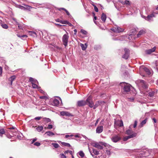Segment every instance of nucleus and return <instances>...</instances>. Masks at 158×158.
<instances>
[{
	"label": "nucleus",
	"instance_id": "bf43d9fd",
	"mask_svg": "<svg viewBox=\"0 0 158 158\" xmlns=\"http://www.w3.org/2000/svg\"><path fill=\"white\" fill-rule=\"evenodd\" d=\"M102 144L105 147H106L107 146H108V145L106 143H102Z\"/></svg>",
	"mask_w": 158,
	"mask_h": 158
},
{
	"label": "nucleus",
	"instance_id": "0e129e2a",
	"mask_svg": "<svg viewBox=\"0 0 158 158\" xmlns=\"http://www.w3.org/2000/svg\"><path fill=\"white\" fill-rule=\"evenodd\" d=\"M29 32H31L32 33L31 35H32V34H35V35H36V33L34 31H30Z\"/></svg>",
	"mask_w": 158,
	"mask_h": 158
},
{
	"label": "nucleus",
	"instance_id": "680f3d73",
	"mask_svg": "<svg viewBox=\"0 0 158 158\" xmlns=\"http://www.w3.org/2000/svg\"><path fill=\"white\" fill-rule=\"evenodd\" d=\"M61 158H66L65 156L63 154H61Z\"/></svg>",
	"mask_w": 158,
	"mask_h": 158
},
{
	"label": "nucleus",
	"instance_id": "20e7f679",
	"mask_svg": "<svg viewBox=\"0 0 158 158\" xmlns=\"http://www.w3.org/2000/svg\"><path fill=\"white\" fill-rule=\"evenodd\" d=\"M111 30L114 32L118 33L123 32L124 30V29L121 28L117 26L113 27L112 28H111Z\"/></svg>",
	"mask_w": 158,
	"mask_h": 158
},
{
	"label": "nucleus",
	"instance_id": "37998d69",
	"mask_svg": "<svg viewBox=\"0 0 158 158\" xmlns=\"http://www.w3.org/2000/svg\"><path fill=\"white\" fill-rule=\"evenodd\" d=\"M69 153L71 155H72L73 154V152L71 150H67L66 151H65L64 152V153Z\"/></svg>",
	"mask_w": 158,
	"mask_h": 158
},
{
	"label": "nucleus",
	"instance_id": "69168bd1",
	"mask_svg": "<svg viewBox=\"0 0 158 158\" xmlns=\"http://www.w3.org/2000/svg\"><path fill=\"white\" fill-rule=\"evenodd\" d=\"M155 65L156 66V68L158 69V64L157 63V61H156V62Z\"/></svg>",
	"mask_w": 158,
	"mask_h": 158
},
{
	"label": "nucleus",
	"instance_id": "c85d7f7f",
	"mask_svg": "<svg viewBox=\"0 0 158 158\" xmlns=\"http://www.w3.org/2000/svg\"><path fill=\"white\" fill-rule=\"evenodd\" d=\"M126 134L127 135H129L131 134H132L134 132H133L132 131L131 129H128L126 131Z\"/></svg>",
	"mask_w": 158,
	"mask_h": 158
},
{
	"label": "nucleus",
	"instance_id": "e2e57ef3",
	"mask_svg": "<svg viewBox=\"0 0 158 158\" xmlns=\"http://www.w3.org/2000/svg\"><path fill=\"white\" fill-rule=\"evenodd\" d=\"M65 11L67 15L68 16L69 15H70V13H69V12L67 10H65Z\"/></svg>",
	"mask_w": 158,
	"mask_h": 158
},
{
	"label": "nucleus",
	"instance_id": "bb28decb",
	"mask_svg": "<svg viewBox=\"0 0 158 158\" xmlns=\"http://www.w3.org/2000/svg\"><path fill=\"white\" fill-rule=\"evenodd\" d=\"M80 46L82 50H85L86 49L87 46L86 44H85L84 45L83 44H80Z\"/></svg>",
	"mask_w": 158,
	"mask_h": 158
},
{
	"label": "nucleus",
	"instance_id": "4d7b16f0",
	"mask_svg": "<svg viewBox=\"0 0 158 158\" xmlns=\"http://www.w3.org/2000/svg\"><path fill=\"white\" fill-rule=\"evenodd\" d=\"M69 22L67 21H64L63 22V24H68Z\"/></svg>",
	"mask_w": 158,
	"mask_h": 158
},
{
	"label": "nucleus",
	"instance_id": "f257e3e1",
	"mask_svg": "<svg viewBox=\"0 0 158 158\" xmlns=\"http://www.w3.org/2000/svg\"><path fill=\"white\" fill-rule=\"evenodd\" d=\"M120 85L123 87V90L124 92L127 93L130 91L131 88L132 87L130 84L125 82L121 83Z\"/></svg>",
	"mask_w": 158,
	"mask_h": 158
},
{
	"label": "nucleus",
	"instance_id": "864d4df0",
	"mask_svg": "<svg viewBox=\"0 0 158 158\" xmlns=\"http://www.w3.org/2000/svg\"><path fill=\"white\" fill-rule=\"evenodd\" d=\"M58 10L59 11H60L61 10H63L65 11V10L66 9H65V8H58Z\"/></svg>",
	"mask_w": 158,
	"mask_h": 158
},
{
	"label": "nucleus",
	"instance_id": "2eb2a0df",
	"mask_svg": "<svg viewBox=\"0 0 158 158\" xmlns=\"http://www.w3.org/2000/svg\"><path fill=\"white\" fill-rule=\"evenodd\" d=\"M89 151L91 153V155L93 157H94V154H93V153L94 155H98L99 154V152L97 150L94 148L93 149V153H92L89 150Z\"/></svg>",
	"mask_w": 158,
	"mask_h": 158
},
{
	"label": "nucleus",
	"instance_id": "ddd939ff",
	"mask_svg": "<svg viewBox=\"0 0 158 158\" xmlns=\"http://www.w3.org/2000/svg\"><path fill=\"white\" fill-rule=\"evenodd\" d=\"M156 49V47H154L153 48L148 49L145 50V53L148 54H150L154 52Z\"/></svg>",
	"mask_w": 158,
	"mask_h": 158
},
{
	"label": "nucleus",
	"instance_id": "58836bf2",
	"mask_svg": "<svg viewBox=\"0 0 158 158\" xmlns=\"http://www.w3.org/2000/svg\"><path fill=\"white\" fill-rule=\"evenodd\" d=\"M94 7V10L96 12H98V9L97 7L94 4L93 5Z\"/></svg>",
	"mask_w": 158,
	"mask_h": 158
},
{
	"label": "nucleus",
	"instance_id": "9b49d317",
	"mask_svg": "<svg viewBox=\"0 0 158 158\" xmlns=\"http://www.w3.org/2000/svg\"><path fill=\"white\" fill-rule=\"evenodd\" d=\"M92 145L94 147L99 149H102L103 148V147L97 142L93 143Z\"/></svg>",
	"mask_w": 158,
	"mask_h": 158
},
{
	"label": "nucleus",
	"instance_id": "aec40b11",
	"mask_svg": "<svg viewBox=\"0 0 158 158\" xmlns=\"http://www.w3.org/2000/svg\"><path fill=\"white\" fill-rule=\"evenodd\" d=\"M16 77L15 76H13L10 77L9 81H10V84L11 85L12 84L13 81L15 79Z\"/></svg>",
	"mask_w": 158,
	"mask_h": 158
},
{
	"label": "nucleus",
	"instance_id": "423d86ee",
	"mask_svg": "<svg viewBox=\"0 0 158 158\" xmlns=\"http://www.w3.org/2000/svg\"><path fill=\"white\" fill-rule=\"evenodd\" d=\"M137 134L136 133H133L131 135H129L127 136H125L123 138V140L124 141H126L128 140L129 139L133 138L136 136Z\"/></svg>",
	"mask_w": 158,
	"mask_h": 158
},
{
	"label": "nucleus",
	"instance_id": "f704fd0d",
	"mask_svg": "<svg viewBox=\"0 0 158 158\" xmlns=\"http://www.w3.org/2000/svg\"><path fill=\"white\" fill-rule=\"evenodd\" d=\"M35 84V83L32 84V87L33 88H37V89L38 88L39 86L37 85V84Z\"/></svg>",
	"mask_w": 158,
	"mask_h": 158
},
{
	"label": "nucleus",
	"instance_id": "5701e85b",
	"mask_svg": "<svg viewBox=\"0 0 158 158\" xmlns=\"http://www.w3.org/2000/svg\"><path fill=\"white\" fill-rule=\"evenodd\" d=\"M5 133V131L4 129L2 128L0 129V136L2 137V135Z\"/></svg>",
	"mask_w": 158,
	"mask_h": 158
},
{
	"label": "nucleus",
	"instance_id": "3c124183",
	"mask_svg": "<svg viewBox=\"0 0 158 158\" xmlns=\"http://www.w3.org/2000/svg\"><path fill=\"white\" fill-rule=\"evenodd\" d=\"M73 135H66L65 136V138H68L69 137H73Z\"/></svg>",
	"mask_w": 158,
	"mask_h": 158
},
{
	"label": "nucleus",
	"instance_id": "dca6fc26",
	"mask_svg": "<svg viewBox=\"0 0 158 158\" xmlns=\"http://www.w3.org/2000/svg\"><path fill=\"white\" fill-rule=\"evenodd\" d=\"M157 93V91L155 90H151L149 93V95L151 97L154 96Z\"/></svg>",
	"mask_w": 158,
	"mask_h": 158
},
{
	"label": "nucleus",
	"instance_id": "473e14b6",
	"mask_svg": "<svg viewBox=\"0 0 158 158\" xmlns=\"http://www.w3.org/2000/svg\"><path fill=\"white\" fill-rule=\"evenodd\" d=\"M24 6H25V7H24V10L27 9L29 10L32 7H31V6L27 5H25Z\"/></svg>",
	"mask_w": 158,
	"mask_h": 158
},
{
	"label": "nucleus",
	"instance_id": "c756f323",
	"mask_svg": "<svg viewBox=\"0 0 158 158\" xmlns=\"http://www.w3.org/2000/svg\"><path fill=\"white\" fill-rule=\"evenodd\" d=\"M61 143L63 145L65 146L70 147L71 146L70 145L69 143H65V142H62Z\"/></svg>",
	"mask_w": 158,
	"mask_h": 158
},
{
	"label": "nucleus",
	"instance_id": "5fc2aeb1",
	"mask_svg": "<svg viewBox=\"0 0 158 158\" xmlns=\"http://www.w3.org/2000/svg\"><path fill=\"white\" fill-rule=\"evenodd\" d=\"M37 140V139L36 138H35L33 139L32 140V141L31 142V143H33L35 142Z\"/></svg>",
	"mask_w": 158,
	"mask_h": 158
},
{
	"label": "nucleus",
	"instance_id": "c03bdc74",
	"mask_svg": "<svg viewBox=\"0 0 158 158\" xmlns=\"http://www.w3.org/2000/svg\"><path fill=\"white\" fill-rule=\"evenodd\" d=\"M16 23L18 25V27L20 29H22L23 27L21 25L19 24L17 22H16Z\"/></svg>",
	"mask_w": 158,
	"mask_h": 158
},
{
	"label": "nucleus",
	"instance_id": "cd10ccee",
	"mask_svg": "<svg viewBox=\"0 0 158 158\" xmlns=\"http://www.w3.org/2000/svg\"><path fill=\"white\" fill-rule=\"evenodd\" d=\"M146 122L147 119H146L143 120L141 123V124L139 126V127H142L146 123Z\"/></svg>",
	"mask_w": 158,
	"mask_h": 158
},
{
	"label": "nucleus",
	"instance_id": "f8f14e48",
	"mask_svg": "<svg viewBox=\"0 0 158 158\" xmlns=\"http://www.w3.org/2000/svg\"><path fill=\"white\" fill-rule=\"evenodd\" d=\"M60 114L62 116H66L68 117H71L73 116V115H72L71 113L67 111H61L60 112Z\"/></svg>",
	"mask_w": 158,
	"mask_h": 158
},
{
	"label": "nucleus",
	"instance_id": "6e6d98bb",
	"mask_svg": "<svg viewBox=\"0 0 158 158\" xmlns=\"http://www.w3.org/2000/svg\"><path fill=\"white\" fill-rule=\"evenodd\" d=\"M106 153L107 155H110V152L109 150H106Z\"/></svg>",
	"mask_w": 158,
	"mask_h": 158
},
{
	"label": "nucleus",
	"instance_id": "6ab92c4d",
	"mask_svg": "<svg viewBox=\"0 0 158 158\" xmlns=\"http://www.w3.org/2000/svg\"><path fill=\"white\" fill-rule=\"evenodd\" d=\"M154 17V15L152 14L148 15L147 17L145 18V19L147 20L150 21L151 19V18Z\"/></svg>",
	"mask_w": 158,
	"mask_h": 158
},
{
	"label": "nucleus",
	"instance_id": "9d476101",
	"mask_svg": "<svg viewBox=\"0 0 158 158\" xmlns=\"http://www.w3.org/2000/svg\"><path fill=\"white\" fill-rule=\"evenodd\" d=\"M87 104L86 102L84 100H81L77 102V105L78 106H82Z\"/></svg>",
	"mask_w": 158,
	"mask_h": 158
},
{
	"label": "nucleus",
	"instance_id": "8fccbe9b",
	"mask_svg": "<svg viewBox=\"0 0 158 158\" xmlns=\"http://www.w3.org/2000/svg\"><path fill=\"white\" fill-rule=\"evenodd\" d=\"M41 118V117H36L35 118V119L37 120H39Z\"/></svg>",
	"mask_w": 158,
	"mask_h": 158
},
{
	"label": "nucleus",
	"instance_id": "79ce46f5",
	"mask_svg": "<svg viewBox=\"0 0 158 158\" xmlns=\"http://www.w3.org/2000/svg\"><path fill=\"white\" fill-rule=\"evenodd\" d=\"M137 120H135V121L134 124L133 125V127L134 128H135L136 127L137 125Z\"/></svg>",
	"mask_w": 158,
	"mask_h": 158
},
{
	"label": "nucleus",
	"instance_id": "a211bd4d",
	"mask_svg": "<svg viewBox=\"0 0 158 158\" xmlns=\"http://www.w3.org/2000/svg\"><path fill=\"white\" fill-rule=\"evenodd\" d=\"M53 104L54 106H57L59 105V101L57 99H55L53 101Z\"/></svg>",
	"mask_w": 158,
	"mask_h": 158
},
{
	"label": "nucleus",
	"instance_id": "72a5a7b5",
	"mask_svg": "<svg viewBox=\"0 0 158 158\" xmlns=\"http://www.w3.org/2000/svg\"><path fill=\"white\" fill-rule=\"evenodd\" d=\"M79 155L81 157H83L84 156L85 154L83 151H81L79 152Z\"/></svg>",
	"mask_w": 158,
	"mask_h": 158
},
{
	"label": "nucleus",
	"instance_id": "a19ab883",
	"mask_svg": "<svg viewBox=\"0 0 158 158\" xmlns=\"http://www.w3.org/2000/svg\"><path fill=\"white\" fill-rule=\"evenodd\" d=\"M41 144L40 143L38 142H36L34 143V145L37 146H39Z\"/></svg>",
	"mask_w": 158,
	"mask_h": 158
},
{
	"label": "nucleus",
	"instance_id": "a18cd8bd",
	"mask_svg": "<svg viewBox=\"0 0 158 158\" xmlns=\"http://www.w3.org/2000/svg\"><path fill=\"white\" fill-rule=\"evenodd\" d=\"M124 4L126 5H129L130 4V2L129 1L125 0L124 2Z\"/></svg>",
	"mask_w": 158,
	"mask_h": 158
},
{
	"label": "nucleus",
	"instance_id": "603ef678",
	"mask_svg": "<svg viewBox=\"0 0 158 158\" xmlns=\"http://www.w3.org/2000/svg\"><path fill=\"white\" fill-rule=\"evenodd\" d=\"M19 8L22 10H24V7L21 6H19Z\"/></svg>",
	"mask_w": 158,
	"mask_h": 158
},
{
	"label": "nucleus",
	"instance_id": "4be33fe9",
	"mask_svg": "<svg viewBox=\"0 0 158 158\" xmlns=\"http://www.w3.org/2000/svg\"><path fill=\"white\" fill-rule=\"evenodd\" d=\"M102 103V102L101 101H98L93 106L94 109H95L99 105H100L101 103Z\"/></svg>",
	"mask_w": 158,
	"mask_h": 158
},
{
	"label": "nucleus",
	"instance_id": "774afa93",
	"mask_svg": "<svg viewBox=\"0 0 158 158\" xmlns=\"http://www.w3.org/2000/svg\"><path fill=\"white\" fill-rule=\"evenodd\" d=\"M22 38L23 37H26L27 38V36L26 35H21Z\"/></svg>",
	"mask_w": 158,
	"mask_h": 158
},
{
	"label": "nucleus",
	"instance_id": "052dcab7",
	"mask_svg": "<svg viewBox=\"0 0 158 158\" xmlns=\"http://www.w3.org/2000/svg\"><path fill=\"white\" fill-rule=\"evenodd\" d=\"M2 68L1 66H0V75H1L2 74Z\"/></svg>",
	"mask_w": 158,
	"mask_h": 158
},
{
	"label": "nucleus",
	"instance_id": "4c0bfd02",
	"mask_svg": "<svg viewBox=\"0 0 158 158\" xmlns=\"http://www.w3.org/2000/svg\"><path fill=\"white\" fill-rule=\"evenodd\" d=\"M81 31L83 34L84 35H86L87 34V32L83 29H81Z\"/></svg>",
	"mask_w": 158,
	"mask_h": 158
},
{
	"label": "nucleus",
	"instance_id": "ea45409f",
	"mask_svg": "<svg viewBox=\"0 0 158 158\" xmlns=\"http://www.w3.org/2000/svg\"><path fill=\"white\" fill-rule=\"evenodd\" d=\"M40 98L41 99H48V97L46 96H42L40 97Z\"/></svg>",
	"mask_w": 158,
	"mask_h": 158
},
{
	"label": "nucleus",
	"instance_id": "e433bc0d",
	"mask_svg": "<svg viewBox=\"0 0 158 158\" xmlns=\"http://www.w3.org/2000/svg\"><path fill=\"white\" fill-rule=\"evenodd\" d=\"M53 128V126L52 125H48L47 127H45V129H51Z\"/></svg>",
	"mask_w": 158,
	"mask_h": 158
},
{
	"label": "nucleus",
	"instance_id": "338daca9",
	"mask_svg": "<svg viewBox=\"0 0 158 158\" xmlns=\"http://www.w3.org/2000/svg\"><path fill=\"white\" fill-rule=\"evenodd\" d=\"M6 136L9 139H10L11 138L12 136L10 135H6Z\"/></svg>",
	"mask_w": 158,
	"mask_h": 158
},
{
	"label": "nucleus",
	"instance_id": "f3484780",
	"mask_svg": "<svg viewBox=\"0 0 158 158\" xmlns=\"http://www.w3.org/2000/svg\"><path fill=\"white\" fill-rule=\"evenodd\" d=\"M145 30L142 29L139 31L138 34L137 35V37H139L140 36L145 34Z\"/></svg>",
	"mask_w": 158,
	"mask_h": 158
},
{
	"label": "nucleus",
	"instance_id": "393cba45",
	"mask_svg": "<svg viewBox=\"0 0 158 158\" xmlns=\"http://www.w3.org/2000/svg\"><path fill=\"white\" fill-rule=\"evenodd\" d=\"M45 134H46L48 136H51L55 135L53 133L50 131H47L45 133Z\"/></svg>",
	"mask_w": 158,
	"mask_h": 158
},
{
	"label": "nucleus",
	"instance_id": "49530a36",
	"mask_svg": "<svg viewBox=\"0 0 158 158\" xmlns=\"http://www.w3.org/2000/svg\"><path fill=\"white\" fill-rule=\"evenodd\" d=\"M35 79H34L33 78H32V77H30L29 78V81L31 82V83H32V82H33V81H34V80H35Z\"/></svg>",
	"mask_w": 158,
	"mask_h": 158
},
{
	"label": "nucleus",
	"instance_id": "a878e982",
	"mask_svg": "<svg viewBox=\"0 0 158 158\" xmlns=\"http://www.w3.org/2000/svg\"><path fill=\"white\" fill-rule=\"evenodd\" d=\"M38 132L41 131L43 129V127L42 126H39L36 128Z\"/></svg>",
	"mask_w": 158,
	"mask_h": 158
},
{
	"label": "nucleus",
	"instance_id": "6e6552de",
	"mask_svg": "<svg viewBox=\"0 0 158 158\" xmlns=\"http://www.w3.org/2000/svg\"><path fill=\"white\" fill-rule=\"evenodd\" d=\"M121 139V137L118 135H115L112 137L111 140L114 142H117Z\"/></svg>",
	"mask_w": 158,
	"mask_h": 158
},
{
	"label": "nucleus",
	"instance_id": "412c9836",
	"mask_svg": "<svg viewBox=\"0 0 158 158\" xmlns=\"http://www.w3.org/2000/svg\"><path fill=\"white\" fill-rule=\"evenodd\" d=\"M101 18L102 20L104 22H105L106 18V15L104 13H103L102 15Z\"/></svg>",
	"mask_w": 158,
	"mask_h": 158
},
{
	"label": "nucleus",
	"instance_id": "09e8293b",
	"mask_svg": "<svg viewBox=\"0 0 158 158\" xmlns=\"http://www.w3.org/2000/svg\"><path fill=\"white\" fill-rule=\"evenodd\" d=\"M32 83V84H35H35H38V82L37 81V80H36L35 79V80H34V81H33V82H32V83Z\"/></svg>",
	"mask_w": 158,
	"mask_h": 158
},
{
	"label": "nucleus",
	"instance_id": "4468645a",
	"mask_svg": "<svg viewBox=\"0 0 158 158\" xmlns=\"http://www.w3.org/2000/svg\"><path fill=\"white\" fill-rule=\"evenodd\" d=\"M103 127L102 126H98L96 128V132L97 133H100L103 131Z\"/></svg>",
	"mask_w": 158,
	"mask_h": 158
},
{
	"label": "nucleus",
	"instance_id": "39448f33",
	"mask_svg": "<svg viewBox=\"0 0 158 158\" xmlns=\"http://www.w3.org/2000/svg\"><path fill=\"white\" fill-rule=\"evenodd\" d=\"M125 53L122 56V58L125 59L128 58L129 56V51L127 48H125L124 49Z\"/></svg>",
	"mask_w": 158,
	"mask_h": 158
},
{
	"label": "nucleus",
	"instance_id": "13d9d810",
	"mask_svg": "<svg viewBox=\"0 0 158 158\" xmlns=\"http://www.w3.org/2000/svg\"><path fill=\"white\" fill-rule=\"evenodd\" d=\"M99 118H98V119H97V120H96V121L95 123V126H96L97 125L98 123V122L99 121Z\"/></svg>",
	"mask_w": 158,
	"mask_h": 158
},
{
	"label": "nucleus",
	"instance_id": "2f4dec72",
	"mask_svg": "<svg viewBox=\"0 0 158 158\" xmlns=\"http://www.w3.org/2000/svg\"><path fill=\"white\" fill-rule=\"evenodd\" d=\"M52 145L55 148H57L59 146V145L58 143H52Z\"/></svg>",
	"mask_w": 158,
	"mask_h": 158
},
{
	"label": "nucleus",
	"instance_id": "1a4fd4ad",
	"mask_svg": "<svg viewBox=\"0 0 158 158\" xmlns=\"http://www.w3.org/2000/svg\"><path fill=\"white\" fill-rule=\"evenodd\" d=\"M139 84L143 89H146L148 88V84L143 80L140 81Z\"/></svg>",
	"mask_w": 158,
	"mask_h": 158
},
{
	"label": "nucleus",
	"instance_id": "0eeeda50",
	"mask_svg": "<svg viewBox=\"0 0 158 158\" xmlns=\"http://www.w3.org/2000/svg\"><path fill=\"white\" fill-rule=\"evenodd\" d=\"M123 123L122 120H115L114 126L115 127H116L117 126H119L120 127H122L123 126Z\"/></svg>",
	"mask_w": 158,
	"mask_h": 158
},
{
	"label": "nucleus",
	"instance_id": "7c9ffc66",
	"mask_svg": "<svg viewBox=\"0 0 158 158\" xmlns=\"http://www.w3.org/2000/svg\"><path fill=\"white\" fill-rule=\"evenodd\" d=\"M44 121L46 123H48L51 121V119L48 118H44Z\"/></svg>",
	"mask_w": 158,
	"mask_h": 158
},
{
	"label": "nucleus",
	"instance_id": "c9c22d12",
	"mask_svg": "<svg viewBox=\"0 0 158 158\" xmlns=\"http://www.w3.org/2000/svg\"><path fill=\"white\" fill-rule=\"evenodd\" d=\"M1 26L3 28L6 29H7L8 27L7 25L6 24H2Z\"/></svg>",
	"mask_w": 158,
	"mask_h": 158
},
{
	"label": "nucleus",
	"instance_id": "f03ea898",
	"mask_svg": "<svg viewBox=\"0 0 158 158\" xmlns=\"http://www.w3.org/2000/svg\"><path fill=\"white\" fill-rule=\"evenodd\" d=\"M69 38V36H68V35L67 33L64 34L63 36L62 41L63 44L64 45L65 48L67 45Z\"/></svg>",
	"mask_w": 158,
	"mask_h": 158
},
{
	"label": "nucleus",
	"instance_id": "b1692460",
	"mask_svg": "<svg viewBox=\"0 0 158 158\" xmlns=\"http://www.w3.org/2000/svg\"><path fill=\"white\" fill-rule=\"evenodd\" d=\"M144 70L148 75H149L151 74L150 71L148 68H145L144 69Z\"/></svg>",
	"mask_w": 158,
	"mask_h": 158
},
{
	"label": "nucleus",
	"instance_id": "de8ad7c7",
	"mask_svg": "<svg viewBox=\"0 0 158 158\" xmlns=\"http://www.w3.org/2000/svg\"><path fill=\"white\" fill-rule=\"evenodd\" d=\"M125 39V37L124 36H122L121 37H119V38L118 40H123Z\"/></svg>",
	"mask_w": 158,
	"mask_h": 158
},
{
	"label": "nucleus",
	"instance_id": "7ed1b4c3",
	"mask_svg": "<svg viewBox=\"0 0 158 158\" xmlns=\"http://www.w3.org/2000/svg\"><path fill=\"white\" fill-rule=\"evenodd\" d=\"M85 101L87 104H88L90 107L92 108L93 107L94 103L93 101L92 97L91 95L89 96L87 98Z\"/></svg>",
	"mask_w": 158,
	"mask_h": 158
}]
</instances>
